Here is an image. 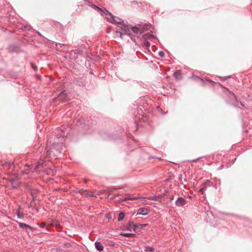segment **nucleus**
Returning a JSON list of instances; mask_svg holds the SVG:
<instances>
[{"mask_svg": "<svg viewBox=\"0 0 252 252\" xmlns=\"http://www.w3.org/2000/svg\"><path fill=\"white\" fill-rule=\"evenodd\" d=\"M62 147L59 144L55 145L53 147L47 151V157L55 158L61 152Z\"/></svg>", "mask_w": 252, "mask_h": 252, "instance_id": "nucleus-1", "label": "nucleus"}, {"mask_svg": "<svg viewBox=\"0 0 252 252\" xmlns=\"http://www.w3.org/2000/svg\"><path fill=\"white\" fill-rule=\"evenodd\" d=\"M47 166V162L41 159L35 165H32V168H34V170L38 173H40L42 171H45L44 168Z\"/></svg>", "mask_w": 252, "mask_h": 252, "instance_id": "nucleus-2", "label": "nucleus"}, {"mask_svg": "<svg viewBox=\"0 0 252 252\" xmlns=\"http://www.w3.org/2000/svg\"><path fill=\"white\" fill-rule=\"evenodd\" d=\"M122 28V32H119L120 33V36L122 37V35L123 34H127L128 35H130L131 34V27L127 25H123Z\"/></svg>", "mask_w": 252, "mask_h": 252, "instance_id": "nucleus-3", "label": "nucleus"}, {"mask_svg": "<svg viewBox=\"0 0 252 252\" xmlns=\"http://www.w3.org/2000/svg\"><path fill=\"white\" fill-rule=\"evenodd\" d=\"M101 15H103L105 16V18L107 19L108 21L111 23H113V21L114 20V16L111 13H110L108 11L106 10H104Z\"/></svg>", "mask_w": 252, "mask_h": 252, "instance_id": "nucleus-4", "label": "nucleus"}, {"mask_svg": "<svg viewBox=\"0 0 252 252\" xmlns=\"http://www.w3.org/2000/svg\"><path fill=\"white\" fill-rule=\"evenodd\" d=\"M68 132L69 129H65V130H63V128H61L58 130L57 137L58 138L65 137L67 136Z\"/></svg>", "mask_w": 252, "mask_h": 252, "instance_id": "nucleus-5", "label": "nucleus"}, {"mask_svg": "<svg viewBox=\"0 0 252 252\" xmlns=\"http://www.w3.org/2000/svg\"><path fill=\"white\" fill-rule=\"evenodd\" d=\"M212 185H213V183L211 181H210L209 180H207L202 185V187L200 189L199 192H200L202 194H204V192L206 189L208 187L212 186Z\"/></svg>", "mask_w": 252, "mask_h": 252, "instance_id": "nucleus-6", "label": "nucleus"}, {"mask_svg": "<svg viewBox=\"0 0 252 252\" xmlns=\"http://www.w3.org/2000/svg\"><path fill=\"white\" fill-rule=\"evenodd\" d=\"M187 203V201L183 197H180L176 201V205L178 207H182L185 205Z\"/></svg>", "mask_w": 252, "mask_h": 252, "instance_id": "nucleus-7", "label": "nucleus"}, {"mask_svg": "<svg viewBox=\"0 0 252 252\" xmlns=\"http://www.w3.org/2000/svg\"><path fill=\"white\" fill-rule=\"evenodd\" d=\"M149 212V210L146 208H140L137 211V214L145 216Z\"/></svg>", "mask_w": 252, "mask_h": 252, "instance_id": "nucleus-8", "label": "nucleus"}, {"mask_svg": "<svg viewBox=\"0 0 252 252\" xmlns=\"http://www.w3.org/2000/svg\"><path fill=\"white\" fill-rule=\"evenodd\" d=\"M131 31H132L136 36L140 35L143 32V31L136 27H131Z\"/></svg>", "mask_w": 252, "mask_h": 252, "instance_id": "nucleus-9", "label": "nucleus"}, {"mask_svg": "<svg viewBox=\"0 0 252 252\" xmlns=\"http://www.w3.org/2000/svg\"><path fill=\"white\" fill-rule=\"evenodd\" d=\"M49 222L50 223L51 226H54L56 227H60V224L58 220H49Z\"/></svg>", "mask_w": 252, "mask_h": 252, "instance_id": "nucleus-10", "label": "nucleus"}, {"mask_svg": "<svg viewBox=\"0 0 252 252\" xmlns=\"http://www.w3.org/2000/svg\"><path fill=\"white\" fill-rule=\"evenodd\" d=\"M95 248L99 251H102L103 250V246L99 242H96L94 244Z\"/></svg>", "mask_w": 252, "mask_h": 252, "instance_id": "nucleus-11", "label": "nucleus"}, {"mask_svg": "<svg viewBox=\"0 0 252 252\" xmlns=\"http://www.w3.org/2000/svg\"><path fill=\"white\" fill-rule=\"evenodd\" d=\"M18 225L19 226V227L21 228H24V229H32V227L29 225H28L26 223H22V222H18Z\"/></svg>", "mask_w": 252, "mask_h": 252, "instance_id": "nucleus-12", "label": "nucleus"}, {"mask_svg": "<svg viewBox=\"0 0 252 252\" xmlns=\"http://www.w3.org/2000/svg\"><path fill=\"white\" fill-rule=\"evenodd\" d=\"M227 91L229 93V94H228L229 97L230 98H231V99L236 100L237 102V103H239L237 100V98L236 96L235 95V94L233 93H232V92L229 91L228 90H227Z\"/></svg>", "mask_w": 252, "mask_h": 252, "instance_id": "nucleus-13", "label": "nucleus"}, {"mask_svg": "<svg viewBox=\"0 0 252 252\" xmlns=\"http://www.w3.org/2000/svg\"><path fill=\"white\" fill-rule=\"evenodd\" d=\"M174 76L178 80H180L182 78L181 73L179 70L176 71L174 73Z\"/></svg>", "mask_w": 252, "mask_h": 252, "instance_id": "nucleus-14", "label": "nucleus"}, {"mask_svg": "<svg viewBox=\"0 0 252 252\" xmlns=\"http://www.w3.org/2000/svg\"><path fill=\"white\" fill-rule=\"evenodd\" d=\"M123 22V21L121 19L114 16V20L113 21L112 23H115V24H122V23Z\"/></svg>", "mask_w": 252, "mask_h": 252, "instance_id": "nucleus-15", "label": "nucleus"}, {"mask_svg": "<svg viewBox=\"0 0 252 252\" xmlns=\"http://www.w3.org/2000/svg\"><path fill=\"white\" fill-rule=\"evenodd\" d=\"M58 96L60 99L63 100H65L67 95L64 92H63L59 94Z\"/></svg>", "mask_w": 252, "mask_h": 252, "instance_id": "nucleus-16", "label": "nucleus"}, {"mask_svg": "<svg viewBox=\"0 0 252 252\" xmlns=\"http://www.w3.org/2000/svg\"><path fill=\"white\" fill-rule=\"evenodd\" d=\"M140 197L139 195L133 196V197H126L124 199L125 201H126V200H136L138 198H140Z\"/></svg>", "mask_w": 252, "mask_h": 252, "instance_id": "nucleus-17", "label": "nucleus"}, {"mask_svg": "<svg viewBox=\"0 0 252 252\" xmlns=\"http://www.w3.org/2000/svg\"><path fill=\"white\" fill-rule=\"evenodd\" d=\"M120 235L124 236V237H131L134 236V234L132 233H122L120 234Z\"/></svg>", "mask_w": 252, "mask_h": 252, "instance_id": "nucleus-18", "label": "nucleus"}, {"mask_svg": "<svg viewBox=\"0 0 252 252\" xmlns=\"http://www.w3.org/2000/svg\"><path fill=\"white\" fill-rule=\"evenodd\" d=\"M154 249L152 247L147 246L145 247L144 251L145 252H154Z\"/></svg>", "mask_w": 252, "mask_h": 252, "instance_id": "nucleus-19", "label": "nucleus"}, {"mask_svg": "<svg viewBox=\"0 0 252 252\" xmlns=\"http://www.w3.org/2000/svg\"><path fill=\"white\" fill-rule=\"evenodd\" d=\"M125 217V214L123 212H121L119 215L118 221H122Z\"/></svg>", "mask_w": 252, "mask_h": 252, "instance_id": "nucleus-20", "label": "nucleus"}, {"mask_svg": "<svg viewBox=\"0 0 252 252\" xmlns=\"http://www.w3.org/2000/svg\"><path fill=\"white\" fill-rule=\"evenodd\" d=\"M16 215L19 218H22L24 217V214L21 212L19 210H17Z\"/></svg>", "mask_w": 252, "mask_h": 252, "instance_id": "nucleus-21", "label": "nucleus"}, {"mask_svg": "<svg viewBox=\"0 0 252 252\" xmlns=\"http://www.w3.org/2000/svg\"><path fill=\"white\" fill-rule=\"evenodd\" d=\"M91 6L93 7L94 9L97 10L98 11L102 12V11H103V10H102L101 8H99L94 4H93L92 5H91Z\"/></svg>", "mask_w": 252, "mask_h": 252, "instance_id": "nucleus-22", "label": "nucleus"}, {"mask_svg": "<svg viewBox=\"0 0 252 252\" xmlns=\"http://www.w3.org/2000/svg\"><path fill=\"white\" fill-rule=\"evenodd\" d=\"M130 226H131L133 227V229L134 231H136L137 230V228L139 226H137L135 224L133 223L132 222H131L130 223Z\"/></svg>", "mask_w": 252, "mask_h": 252, "instance_id": "nucleus-23", "label": "nucleus"}, {"mask_svg": "<svg viewBox=\"0 0 252 252\" xmlns=\"http://www.w3.org/2000/svg\"><path fill=\"white\" fill-rule=\"evenodd\" d=\"M219 78L222 81H225L227 79V78H230V76H227V77H219Z\"/></svg>", "mask_w": 252, "mask_h": 252, "instance_id": "nucleus-24", "label": "nucleus"}, {"mask_svg": "<svg viewBox=\"0 0 252 252\" xmlns=\"http://www.w3.org/2000/svg\"><path fill=\"white\" fill-rule=\"evenodd\" d=\"M158 55H159V57H160L161 58H163L164 56V53L162 51H160L158 53Z\"/></svg>", "mask_w": 252, "mask_h": 252, "instance_id": "nucleus-25", "label": "nucleus"}, {"mask_svg": "<svg viewBox=\"0 0 252 252\" xmlns=\"http://www.w3.org/2000/svg\"><path fill=\"white\" fill-rule=\"evenodd\" d=\"M45 225H46L45 223L42 222V223H41L39 225V226H40L41 228H44V227H45Z\"/></svg>", "mask_w": 252, "mask_h": 252, "instance_id": "nucleus-26", "label": "nucleus"}, {"mask_svg": "<svg viewBox=\"0 0 252 252\" xmlns=\"http://www.w3.org/2000/svg\"><path fill=\"white\" fill-rule=\"evenodd\" d=\"M137 118H136V120H135V125H136V128L138 127V126H140V124L139 123H138L137 121Z\"/></svg>", "mask_w": 252, "mask_h": 252, "instance_id": "nucleus-27", "label": "nucleus"}, {"mask_svg": "<svg viewBox=\"0 0 252 252\" xmlns=\"http://www.w3.org/2000/svg\"><path fill=\"white\" fill-rule=\"evenodd\" d=\"M148 224H140L139 226H140V228H141L143 227L147 226Z\"/></svg>", "mask_w": 252, "mask_h": 252, "instance_id": "nucleus-28", "label": "nucleus"}, {"mask_svg": "<svg viewBox=\"0 0 252 252\" xmlns=\"http://www.w3.org/2000/svg\"><path fill=\"white\" fill-rule=\"evenodd\" d=\"M142 117L141 119H142L143 121H145L147 120L146 117H144L143 115L142 116Z\"/></svg>", "mask_w": 252, "mask_h": 252, "instance_id": "nucleus-29", "label": "nucleus"}, {"mask_svg": "<svg viewBox=\"0 0 252 252\" xmlns=\"http://www.w3.org/2000/svg\"><path fill=\"white\" fill-rule=\"evenodd\" d=\"M145 44L147 47H149L150 46V43L149 42H146Z\"/></svg>", "mask_w": 252, "mask_h": 252, "instance_id": "nucleus-30", "label": "nucleus"}, {"mask_svg": "<svg viewBox=\"0 0 252 252\" xmlns=\"http://www.w3.org/2000/svg\"><path fill=\"white\" fill-rule=\"evenodd\" d=\"M199 158L193 159V160H191V161H192V162H196V161H197L198 160Z\"/></svg>", "mask_w": 252, "mask_h": 252, "instance_id": "nucleus-31", "label": "nucleus"}, {"mask_svg": "<svg viewBox=\"0 0 252 252\" xmlns=\"http://www.w3.org/2000/svg\"><path fill=\"white\" fill-rule=\"evenodd\" d=\"M86 190H84L83 189H81V190H80V192L83 194V192H86Z\"/></svg>", "mask_w": 252, "mask_h": 252, "instance_id": "nucleus-32", "label": "nucleus"}, {"mask_svg": "<svg viewBox=\"0 0 252 252\" xmlns=\"http://www.w3.org/2000/svg\"><path fill=\"white\" fill-rule=\"evenodd\" d=\"M87 196H94V195L93 193L88 194Z\"/></svg>", "mask_w": 252, "mask_h": 252, "instance_id": "nucleus-33", "label": "nucleus"}, {"mask_svg": "<svg viewBox=\"0 0 252 252\" xmlns=\"http://www.w3.org/2000/svg\"><path fill=\"white\" fill-rule=\"evenodd\" d=\"M239 103L242 107H244V105L241 102H240Z\"/></svg>", "mask_w": 252, "mask_h": 252, "instance_id": "nucleus-34", "label": "nucleus"}, {"mask_svg": "<svg viewBox=\"0 0 252 252\" xmlns=\"http://www.w3.org/2000/svg\"><path fill=\"white\" fill-rule=\"evenodd\" d=\"M43 149V147H40L39 148L38 150L39 151H40L41 150H42Z\"/></svg>", "mask_w": 252, "mask_h": 252, "instance_id": "nucleus-35", "label": "nucleus"}, {"mask_svg": "<svg viewBox=\"0 0 252 252\" xmlns=\"http://www.w3.org/2000/svg\"><path fill=\"white\" fill-rule=\"evenodd\" d=\"M38 35H39L40 36H41V34H40V33H39V32H38Z\"/></svg>", "mask_w": 252, "mask_h": 252, "instance_id": "nucleus-36", "label": "nucleus"}, {"mask_svg": "<svg viewBox=\"0 0 252 252\" xmlns=\"http://www.w3.org/2000/svg\"><path fill=\"white\" fill-rule=\"evenodd\" d=\"M234 106H235V107H237V106H238V105H237V104H234Z\"/></svg>", "mask_w": 252, "mask_h": 252, "instance_id": "nucleus-37", "label": "nucleus"}, {"mask_svg": "<svg viewBox=\"0 0 252 252\" xmlns=\"http://www.w3.org/2000/svg\"><path fill=\"white\" fill-rule=\"evenodd\" d=\"M9 50H10V51H11V52H12V51H13L12 50H10V48H9Z\"/></svg>", "mask_w": 252, "mask_h": 252, "instance_id": "nucleus-38", "label": "nucleus"}, {"mask_svg": "<svg viewBox=\"0 0 252 252\" xmlns=\"http://www.w3.org/2000/svg\"><path fill=\"white\" fill-rule=\"evenodd\" d=\"M85 183H87V180H85Z\"/></svg>", "mask_w": 252, "mask_h": 252, "instance_id": "nucleus-39", "label": "nucleus"}, {"mask_svg": "<svg viewBox=\"0 0 252 252\" xmlns=\"http://www.w3.org/2000/svg\"><path fill=\"white\" fill-rule=\"evenodd\" d=\"M173 197H171V200H173Z\"/></svg>", "mask_w": 252, "mask_h": 252, "instance_id": "nucleus-40", "label": "nucleus"}]
</instances>
